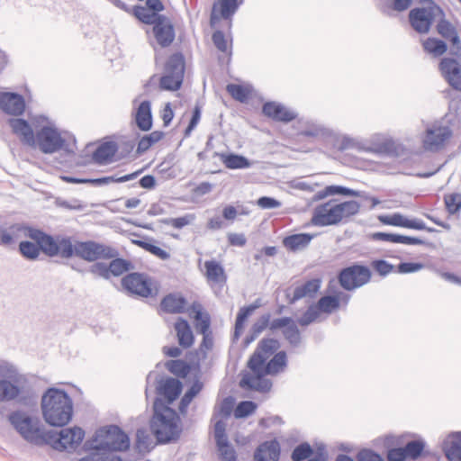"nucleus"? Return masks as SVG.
<instances>
[{
    "mask_svg": "<svg viewBox=\"0 0 461 461\" xmlns=\"http://www.w3.org/2000/svg\"><path fill=\"white\" fill-rule=\"evenodd\" d=\"M279 342L275 339H263L248 361L249 372L243 375L240 384L243 388L259 392H268L272 383L267 375H275L284 372L287 366V356L279 351L266 363L278 348Z\"/></svg>",
    "mask_w": 461,
    "mask_h": 461,
    "instance_id": "obj_1",
    "label": "nucleus"
},
{
    "mask_svg": "<svg viewBox=\"0 0 461 461\" xmlns=\"http://www.w3.org/2000/svg\"><path fill=\"white\" fill-rule=\"evenodd\" d=\"M360 207V203L356 200L329 199L313 208L310 224L326 227L347 222L359 212Z\"/></svg>",
    "mask_w": 461,
    "mask_h": 461,
    "instance_id": "obj_2",
    "label": "nucleus"
},
{
    "mask_svg": "<svg viewBox=\"0 0 461 461\" xmlns=\"http://www.w3.org/2000/svg\"><path fill=\"white\" fill-rule=\"evenodd\" d=\"M59 257L69 258L77 257L88 262L109 260L117 256V251L111 246L93 240L79 241L69 237L60 236Z\"/></svg>",
    "mask_w": 461,
    "mask_h": 461,
    "instance_id": "obj_3",
    "label": "nucleus"
},
{
    "mask_svg": "<svg viewBox=\"0 0 461 461\" xmlns=\"http://www.w3.org/2000/svg\"><path fill=\"white\" fill-rule=\"evenodd\" d=\"M19 230H31L30 233L35 236L19 237V240H21L19 244V251L23 258L35 260L39 258L41 252L49 257L59 256V242L60 236L52 237L41 230L24 225H21Z\"/></svg>",
    "mask_w": 461,
    "mask_h": 461,
    "instance_id": "obj_4",
    "label": "nucleus"
},
{
    "mask_svg": "<svg viewBox=\"0 0 461 461\" xmlns=\"http://www.w3.org/2000/svg\"><path fill=\"white\" fill-rule=\"evenodd\" d=\"M41 409L44 420L51 426H64L72 418L71 400L65 392L58 389L46 392L42 397Z\"/></svg>",
    "mask_w": 461,
    "mask_h": 461,
    "instance_id": "obj_5",
    "label": "nucleus"
},
{
    "mask_svg": "<svg viewBox=\"0 0 461 461\" xmlns=\"http://www.w3.org/2000/svg\"><path fill=\"white\" fill-rule=\"evenodd\" d=\"M134 16L145 24L152 25L151 33L158 46L169 47L176 39V29L173 21L166 15H155L142 5L133 8Z\"/></svg>",
    "mask_w": 461,
    "mask_h": 461,
    "instance_id": "obj_6",
    "label": "nucleus"
},
{
    "mask_svg": "<svg viewBox=\"0 0 461 461\" xmlns=\"http://www.w3.org/2000/svg\"><path fill=\"white\" fill-rule=\"evenodd\" d=\"M86 449L104 452L105 456H117L113 452L126 451L130 447V438L119 427L111 425L96 430L86 443Z\"/></svg>",
    "mask_w": 461,
    "mask_h": 461,
    "instance_id": "obj_7",
    "label": "nucleus"
},
{
    "mask_svg": "<svg viewBox=\"0 0 461 461\" xmlns=\"http://www.w3.org/2000/svg\"><path fill=\"white\" fill-rule=\"evenodd\" d=\"M122 286L130 294L154 298L159 293L158 283L146 274L130 273L122 278Z\"/></svg>",
    "mask_w": 461,
    "mask_h": 461,
    "instance_id": "obj_8",
    "label": "nucleus"
},
{
    "mask_svg": "<svg viewBox=\"0 0 461 461\" xmlns=\"http://www.w3.org/2000/svg\"><path fill=\"white\" fill-rule=\"evenodd\" d=\"M166 74L159 80V86L163 90L176 91L183 83L185 74V58L182 53L172 54L165 65Z\"/></svg>",
    "mask_w": 461,
    "mask_h": 461,
    "instance_id": "obj_9",
    "label": "nucleus"
},
{
    "mask_svg": "<svg viewBox=\"0 0 461 461\" xmlns=\"http://www.w3.org/2000/svg\"><path fill=\"white\" fill-rule=\"evenodd\" d=\"M85 431L79 427L61 429L59 432H46L44 444L57 450H75L83 441Z\"/></svg>",
    "mask_w": 461,
    "mask_h": 461,
    "instance_id": "obj_10",
    "label": "nucleus"
},
{
    "mask_svg": "<svg viewBox=\"0 0 461 461\" xmlns=\"http://www.w3.org/2000/svg\"><path fill=\"white\" fill-rule=\"evenodd\" d=\"M9 420L26 440L36 445L44 444L46 432L31 417L23 412L15 411L9 416Z\"/></svg>",
    "mask_w": 461,
    "mask_h": 461,
    "instance_id": "obj_11",
    "label": "nucleus"
},
{
    "mask_svg": "<svg viewBox=\"0 0 461 461\" xmlns=\"http://www.w3.org/2000/svg\"><path fill=\"white\" fill-rule=\"evenodd\" d=\"M166 411L168 413L165 416L156 413L151 421V429L160 443H167L175 439L178 435L177 420L176 412L167 408Z\"/></svg>",
    "mask_w": 461,
    "mask_h": 461,
    "instance_id": "obj_12",
    "label": "nucleus"
},
{
    "mask_svg": "<svg viewBox=\"0 0 461 461\" xmlns=\"http://www.w3.org/2000/svg\"><path fill=\"white\" fill-rule=\"evenodd\" d=\"M452 136L453 131L447 124L435 122L426 129L422 147L425 150L439 151L448 144Z\"/></svg>",
    "mask_w": 461,
    "mask_h": 461,
    "instance_id": "obj_13",
    "label": "nucleus"
},
{
    "mask_svg": "<svg viewBox=\"0 0 461 461\" xmlns=\"http://www.w3.org/2000/svg\"><path fill=\"white\" fill-rule=\"evenodd\" d=\"M36 147L42 153L51 154L63 149L66 140L58 129L52 126H43L36 133Z\"/></svg>",
    "mask_w": 461,
    "mask_h": 461,
    "instance_id": "obj_14",
    "label": "nucleus"
},
{
    "mask_svg": "<svg viewBox=\"0 0 461 461\" xmlns=\"http://www.w3.org/2000/svg\"><path fill=\"white\" fill-rule=\"evenodd\" d=\"M338 277L340 285L344 289L351 291L368 283L371 272L366 267L353 265L342 269Z\"/></svg>",
    "mask_w": 461,
    "mask_h": 461,
    "instance_id": "obj_15",
    "label": "nucleus"
},
{
    "mask_svg": "<svg viewBox=\"0 0 461 461\" xmlns=\"http://www.w3.org/2000/svg\"><path fill=\"white\" fill-rule=\"evenodd\" d=\"M442 10L437 6L414 8L409 14V20L412 28L419 33L429 32L435 17Z\"/></svg>",
    "mask_w": 461,
    "mask_h": 461,
    "instance_id": "obj_16",
    "label": "nucleus"
},
{
    "mask_svg": "<svg viewBox=\"0 0 461 461\" xmlns=\"http://www.w3.org/2000/svg\"><path fill=\"white\" fill-rule=\"evenodd\" d=\"M241 2L242 0H215L210 16L211 26L218 27L220 22L224 20L230 30L231 27V18Z\"/></svg>",
    "mask_w": 461,
    "mask_h": 461,
    "instance_id": "obj_17",
    "label": "nucleus"
},
{
    "mask_svg": "<svg viewBox=\"0 0 461 461\" xmlns=\"http://www.w3.org/2000/svg\"><path fill=\"white\" fill-rule=\"evenodd\" d=\"M189 316L197 322L196 327L203 335L200 349L203 352L212 349L213 346V339L209 331L210 319L208 315L203 312L202 305L197 303H193L189 308Z\"/></svg>",
    "mask_w": 461,
    "mask_h": 461,
    "instance_id": "obj_18",
    "label": "nucleus"
},
{
    "mask_svg": "<svg viewBox=\"0 0 461 461\" xmlns=\"http://www.w3.org/2000/svg\"><path fill=\"white\" fill-rule=\"evenodd\" d=\"M203 276L207 285L217 294L227 285L228 276L222 265L215 259L203 263Z\"/></svg>",
    "mask_w": 461,
    "mask_h": 461,
    "instance_id": "obj_19",
    "label": "nucleus"
},
{
    "mask_svg": "<svg viewBox=\"0 0 461 461\" xmlns=\"http://www.w3.org/2000/svg\"><path fill=\"white\" fill-rule=\"evenodd\" d=\"M425 444L422 440H412L402 447H393L387 452L388 461H414L423 454Z\"/></svg>",
    "mask_w": 461,
    "mask_h": 461,
    "instance_id": "obj_20",
    "label": "nucleus"
},
{
    "mask_svg": "<svg viewBox=\"0 0 461 461\" xmlns=\"http://www.w3.org/2000/svg\"><path fill=\"white\" fill-rule=\"evenodd\" d=\"M439 70L453 88L461 91V64L456 59H442L439 63Z\"/></svg>",
    "mask_w": 461,
    "mask_h": 461,
    "instance_id": "obj_21",
    "label": "nucleus"
},
{
    "mask_svg": "<svg viewBox=\"0 0 461 461\" xmlns=\"http://www.w3.org/2000/svg\"><path fill=\"white\" fill-rule=\"evenodd\" d=\"M0 109L10 115H22L25 111L24 98L16 93L0 92Z\"/></svg>",
    "mask_w": 461,
    "mask_h": 461,
    "instance_id": "obj_22",
    "label": "nucleus"
},
{
    "mask_svg": "<svg viewBox=\"0 0 461 461\" xmlns=\"http://www.w3.org/2000/svg\"><path fill=\"white\" fill-rule=\"evenodd\" d=\"M378 220L380 222H382L384 225H390V226H396V227H402L411 230H427L428 231H432L433 230L430 228H426L424 222L420 220H410L403 216L401 213H393L389 215H380L378 217Z\"/></svg>",
    "mask_w": 461,
    "mask_h": 461,
    "instance_id": "obj_23",
    "label": "nucleus"
},
{
    "mask_svg": "<svg viewBox=\"0 0 461 461\" xmlns=\"http://www.w3.org/2000/svg\"><path fill=\"white\" fill-rule=\"evenodd\" d=\"M8 124L22 143L32 148H36V135H34L32 127L30 123L20 118H13L8 121Z\"/></svg>",
    "mask_w": 461,
    "mask_h": 461,
    "instance_id": "obj_24",
    "label": "nucleus"
},
{
    "mask_svg": "<svg viewBox=\"0 0 461 461\" xmlns=\"http://www.w3.org/2000/svg\"><path fill=\"white\" fill-rule=\"evenodd\" d=\"M281 447L276 438L267 440L261 443L254 454L255 461H278L280 458Z\"/></svg>",
    "mask_w": 461,
    "mask_h": 461,
    "instance_id": "obj_25",
    "label": "nucleus"
},
{
    "mask_svg": "<svg viewBox=\"0 0 461 461\" xmlns=\"http://www.w3.org/2000/svg\"><path fill=\"white\" fill-rule=\"evenodd\" d=\"M437 32L444 39L450 41L453 47V54L461 55V41L456 28L448 21L441 19L437 24Z\"/></svg>",
    "mask_w": 461,
    "mask_h": 461,
    "instance_id": "obj_26",
    "label": "nucleus"
},
{
    "mask_svg": "<svg viewBox=\"0 0 461 461\" xmlns=\"http://www.w3.org/2000/svg\"><path fill=\"white\" fill-rule=\"evenodd\" d=\"M262 112L266 116L283 122H289L295 118L294 113L275 102L266 103L263 105Z\"/></svg>",
    "mask_w": 461,
    "mask_h": 461,
    "instance_id": "obj_27",
    "label": "nucleus"
},
{
    "mask_svg": "<svg viewBox=\"0 0 461 461\" xmlns=\"http://www.w3.org/2000/svg\"><path fill=\"white\" fill-rule=\"evenodd\" d=\"M350 296L345 293L339 292L334 295L322 296L317 303V308L324 313H331L339 308L340 304L347 305Z\"/></svg>",
    "mask_w": 461,
    "mask_h": 461,
    "instance_id": "obj_28",
    "label": "nucleus"
},
{
    "mask_svg": "<svg viewBox=\"0 0 461 461\" xmlns=\"http://www.w3.org/2000/svg\"><path fill=\"white\" fill-rule=\"evenodd\" d=\"M315 236L311 233L293 234L285 237L282 243L288 251L296 252L307 248Z\"/></svg>",
    "mask_w": 461,
    "mask_h": 461,
    "instance_id": "obj_29",
    "label": "nucleus"
},
{
    "mask_svg": "<svg viewBox=\"0 0 461 461\" xmlns=\"http://www.w3.org/2000/svg\"><path fill=\"white\" fill-rule=\"evenodd\" d=\"M159 307L166 313H181L186 307V301L178 294H169L163 297Z\"/></svg>",
    "mask_w": 461,
    "mask_h": 461,
    "instance_id": "obj_30",
    "label": "nucleus"
},
{
    "mask_svg": "<svg viewBox=\"0 0 461 461\" xmlns=\"http://www.w3.org/2000/svg\"><path fill=\"white\" fill-rule=\"evenodd\" d=\"M135 122L138 128L143 131H149L152 127V115L149 101H143L138 106L135 114Z\"/></svg>",
    "mask_w": 461,
    "mask_h": 461,
    "instance_id": "obj_31",
    "label": "nucleus"
},
{
    "mask_svg": "<svg viewBox=\"0 0 461 461\" xmlns=\"http://www.w3.org/2000/svg\"><path fill=\"white\" fill-rule=\"evenodd\" d=\"M177 340L183 348H190L194 341V334L187 321L179 318L174 325Z\"/></svg>",
    "mask_w": 461,
    "mask_h": 461,
    "instance_id": "obj_32",
    "label": "nucleus"
},
{
    "mask_svg": "<svg viewBox=\"0 0 461 461\" xmlns=\"http://www.w3.org/2000/svg\"><path fill=\"white\" fill-rule=\"evenodd\" d=\"M443 449L449 461H461V434L449 435L444 442Z\"/></svg>",
    "mask_w": 461,
    "mask_h": 461,
    "instance_id": "obj_33",
    "label": "nucleus"
},
{
    "mask_svg": "<svg viewBox=\"0 0 461 461\" xmlns=\"http://www.w3.org/2000/svg\"><path fill=\"white\" fill-rule=\"evenodd\" d=\"M372 239L374 240L385 241L391 243H401L406 245H420L423 243V241L419 238L385 232H375L372 234Z\"/></svg>",
    "mask_w": 461,
    "mask_h": 461,
    "instance_id": "obj_34",
    "label": "nucleus"
},
{
    "mask_svg": "<svg viewBox=\"0 0 461 461\" xmlns=\"http://www.w3.org/2000/svg\"><path fill=\"white\" fill-rule=\"evenodd\" d=\"M118 150L116 143L107 141L100 144L94 152L93 158L98 164L111 162Z\"/></svg>",
    "mask_w": 461,
    "mask_h": 461,
    "instance_id": "obj_35",
    "label": "nucleus"
},
{
    "mask_svg": "<svg viewBox=\"0 0 461 461\" xmlns=\"http://www.w3.org/2000/svg\"><path fill=\"white\" fill-rule=\"evenodd\" d=\"M20 227V224L12 225L8 229H3L0 227V244L9 245L14 241L19 240V237L22 236L34 237L30 233L31 230H19Z\"/></svg>",
    "mask_w": 461,
    "mask_h": 461,
    "instance_id": "obj_36",
    "label": "nucleus"
},
{
    "mask_svg": "<svg viewBox=\"0 0 461 461\" xmlns=\"http://www.w3.org/2000/svg\"><path fill=\"white\" fill-rule=\"evenodd\" d=\"M320 278H313L294 288L292 301H296L305 296L314 295L321 287Z\"/></svg>",
    "mask_w": 461,
    "mask_h": 461,
    "instance_id": "obj_37",
    "label": "nucleus"
},
{
    "mask_svg": "<svg viewBox=\"0 0 461 461\" xmlns=\"http://www.w3.org/2000/svg\"><path fill=\"white\" fill-rule=\"evenodd\" d=\"M336 194H341L346 196H352L356 194V192L352 189H349L345 186L340 185H327L323 189L318 191L312 197V200L321 201L329 196H333Z\"/></svg>",
    "mask_w": 461,
    "mask_h": 461,
    "instance_id": "obj_38",
    "label": "nucleus"
},
{
    "mask_svg": "<svg viewBox=\"0 0 461 461\" xmlns=\"http://www.w3.org/2000/svg\"><path fill=\"white\" fill-rule=\"evenodd\" d=\"M424 51L433 57L442 56L447 50L446 42L435 37H429L421 41Z\"/></svg>",
    "mask_w": 461,
    "mask_h": 461,
    "instance_id": "obj_39",
    "label": "nucleus"
},
{
    "mask_svg": "<svg viewBox=\"0 0 461 461\" xmlns=\"http://www.w3.org/2000/svg\"><path fill=\"white\" fill-rule=\"evenodd\" d=\"M182 392V384L176 379H167L161 386V393L169 403L178 398Z\"/></svg>",
    "mask_w": 461,
    "mask_h": 461,
    "instance_id": "obj_40",
    "label": "nucleus"
},
{
    "mask_svg": "<svg viewBox=\"0 0 461 461\" xmlns=\"http://www.w3.org/2000/svg\"><path fill=\"white\" fill-rule=\"evenodd\" d=\"M258 307V304H250L249 306H245L240 309L235 322L234 337L236 339H238L240 337L241 333L244 330L245 323L248 318L254 312V311Z\"/></svg>",
    "mask_w": 461,
    "mask_h": 461,
    "instance_id": "obj_41",
    "label": "nucleus"
},
{
    "mask_svg": "<svg viewBox=\"0 0 461 461\" xmlns=\"http://www.w3.org/2000/svg\"><path fill=\"white\" fill-rule=\"evenodd\" d=\"M220 158L224 166L230 169L247 168L249 167V162L243 156L236 154H221Z\"/></svg>",
    "mask_w": 461,
    "mask_h": 461,
    "instance_id": "obj_42",
    "label": "nucleus"
},
{
    "mask_svg": "<svg viewBox=\"0 0 461 461\" xmlns=\"http://www.w3.org/2000/svg\"><path fill=\"white\" fill-rule=\"evenodd\" d=\"M165 136L161 131H154L148 135L143 136L138 142L137 150L140 153L147 151L154 144L159 142Z\"/></svg>",
    "mask_w": 461,
    "mask_h": 461,
    "instance_id": "obj_43",
    "label": "nucleus"
},
{
    "mask_svg": "<svg viewBox=\"0 0 461 461\" xmlns=\"http://www.w3.org/2000/svg\"><path fill=\"white\" fill-rule=\"evenodd\" d=\"M140 248L144 249L145 251L152 254L156 258L161 260H167L170 258L171 255L169 251L157 246L156 244L145 240H137L135 241Z\"/></svg>",
    "mask_w": 461,
    "mask_h": 461,
    "instance_id": "obj_44",
    "label": "nucleus"
},
{
    "mask_svg": "<svg viewBox=\"0 0 461 461\" xmlns=\"http://www.w3.org/2000/svg\"><path fill=\"white\" fill-rule=\"evenodd\" d=\"M226 90L233 99L240 103L247 102L251 94V89L249 86L238 84H229Z\"/></svg>",
    "mask_w": 461,
    "mask_h": 461,
    "instance_id": "obj_45",
    "label": "nucleus"
},
{
    "mask_svg": "<svg viewBox=\"0 0 461 461\" xmlns=\"http://www.w3.org/2000/svg\"><path fill=\"white\" fill-rule=\"evenodd\" d=\"M166 367L171 374L182 378H185L191 370L190 365L181 359L167 361Z\"/></svg>",
    "mask_w": 461,
    "mask_h": 461,
    "instance_id": "obj_46",
    "label": "nucleus"
},
{
    "mask_svg": "<svg viewBox=\"0 0 461 461\" xmlns=\"http://www.w3.org/2000/svg\"><path fill=\"white\" fill-rule=\"evenodd\" d=\"M18 386L8 380H0V401L13 400L18 396Z\"/></svg>",
    "mask_w": 461,
    "mask_h": 461,
    "instance_id": "obj_47",
    "label": "nucleus"
},
{
    "mask_svg": "<svg viewBox=\"0 0 461 461\" xmlns=\"http://www.w3.org/2000/svg\"><path fill=\"white\" fill-rule=\"evenodd\" d=\"M212 41L216 48L225 53L229 58L231 55V40H229L222 32L216 31L212 34Z\"/></svg>",
    "mask_w": 461,
    "mask_h": 461,
    "instance_id": "obj_48",
    "label": "nucleus"
},
{
    "mask_svg": "<svg viewBox=\"0 0 461 461\" xmlns=\"http://www.w3.org/2000/svg\"><path fill=\"white\" fill-rule=\"evenodd\" d=\"M131 263L122 258H114L108 264L110 277L119 276L130 269Z\"/></svg>",
    "mask_w": 461,
    "mask_h": 461,
    "instance_id": "obj_49",
    "label": "nucleus"
},
{
    "mask_svg": "<svg viewBox=\"0 0 461 461\" xmlns=\"http://www.w3.org/2000/svg\"><path fill=\"white\" fill-rule=\"evenodd\" d=\"M444 203L450 214L458 212L461 209V194L458 193L445 194Z\"/></svg>",
    "mask_w": 461,
    "mask_h": 461,
    "instance_id": "obj_50",
    "label": "nucleus"
},
{
    "mask_svg": "<svg viewBox=\"0 0 461 461\" xmlns=\"http://www.w3.org/2000/svg\"><path fill=\"white\" fill-rule=\"evenodd\" d=\"M313 453L312 447L308 443L298 445L292 453L294 461H303L309 458Z\"/></svg>",
    "mask_w": 461,
    "mask_h": 461,
    "instance_id": "obj_51",
    "label": "nucleus"
},
{
    "mask_svg": "<svg viewBox=\"0 0 461 461\" xmlns=\"http://www.w3.org/2000/svg\"><path fill=\"white\" fill-rule=\"evenodd\" d=\"M257 409V404L250 401L240 402L234 410V416L238 419L245 418L252 414Z\"/></svg>",
    "mask_w": 461,
    "mask_h": 461,
    "instance_id": "obj_52",
    "label": "nucleus"
},
{
    "mask_svg": "<svg viewBox=\"0 0 461 461\" xmlns=\"http://www.w3.org/2000/svg\"><path fill=\"white\" fill-rule=\"evenodd\" d=\"M218 450L220 452L221 457L224 461H235L236 460V453L233 447L229 444L228 439L216 442Z\"/></svg>",
    "mask_w": 461,
    "mask_h": 461,
    "instance_id": "obj_53",
    "label": "nucleus"
},
{
    "mask_svg": "<svg viewBox=\"0 0 461 461\" xmlns=\"http://www.w3.org/2000/svg\"><path fill=\"white\" fill-rule=\"evenodd\" d=\"M89 455L80 458L78 461H122L119 456H105L104 452L96 449H88Z\"/></svg>",
    "mask_w": 461,
    "mask_h": 461,
    "instance_id": "obj_54",
    "label": "nucleus"
},
{
    "mask_svg": "<svg viewBox=\"0 0 461 461\" xmlns=\"http://www.w3.org/2000/svg\"><path fill=\"white\" fill-rule=\"evenodd\" d=\"M283 333L291 343H296L300 339V332L294 320L291 321V324L287 325Z\"/></svg>",
    "mask_w": 461,
    "mask_h": 461,
    "instance_id": "obj_55",
    "label": "nucleus"
},
{
    "mask_svg": "<svg viewBox=\"0 0 461 461\" xmlns=\"http://www.w3.org/2000/svg\"><path fill=\"white\" fill-rule=\"evenodd\" d=\"M357 461H384L383 457L370 449H363L357 455Z\"/></svg>",
    "mask_w": 461,
    "mask_h": 461,
    "instance_id": "obj_56",
    "label": "nucleus"
},
{
    "mask_svg": "<svg viewBox=\"0 0 461 461\" xmlns=\"http://www.w3.org/2000/svg\"><path fill=\"white\" fill-rule=\"evenodd\" d=\"M194 219V215H185L182 217L172 218L167 221V223L176 229H181L188 224Z\"/></svg>",
    "mask_w": 461,
    "mask_h": 461,
    "instance_id": "obj_57",
    "label": "nucleus"
},
{
    "mask_svg": "<svg viewBox=\"0 0 461 461\" xmlns=\"http://www.w3.org/2000/svg\"><path fill=\"white\" fill-rule=\"evenodd\" d=\"M423 268V264L415 262H404L398 265V272L402 274L417 272Z\"/></svg>",
    "mask_w": 461,
    "mask_h": 461,
    "instance_id": "obj_58",
    "label": "nucleus"
},
{
    "mask_svg": "<svg viewBox=\"0 0 461 461\" xmlns=\"http://www.w3.org/2000/svg\"><path fill=\"white\" fill-rule=\"evenodd\" d=\"M91 273L94 275H96L100 277H103L104 279L110 278L108 265L104 263H95L91 267L90 269Z\"/></svg>",
    "mask_w": 461,
    "mask_h": 461,
    "instance_id": "obj_59",
    "label": "nucleus"
},
{
    "mask_svg": "<svg viewBox=\"0 0 461 461\" xmlns=\"http://www.w3.org/2000/svg\"><path fill=\"white\" fill-rule=\"evenodd\" d=\"M257 204L262 209H273L277 208L281 205L280 202L272 197L267 196L260 197L257 201Z\"/></svg>",
    "mask_w": 461,
    "mask_h": 461,
    "instance_id": "obj_60",
    "label": "nucleus"
},
{
    "mask_svg": "<svg viewBox=\"0 0 461 461\" xmlns=\"http://www.w3.org/2000/svg\"><path fill=\"white\" fill-rule=\"evenodd\" d=\"M226 424L222 420H218L214 425V436L216 442L226 440L227 435H226Z\"/></svg>",
    "mask_w": 461,
    "mask_h": 461,
    "instance_id": "obj_61",
    "label": "nucleus"
},
{
    "mask_svg": "<svg viewBox=\"0 0 461 461\" xmlns=\"http://www.w3.org/2000/svg\"><path fill=\"white\" fill-rule=\"evenodd\" d=\"M201 119V109L198 105L194 108L192 118L185 130V135H189L190 132L196 127Z\"/></svg>",
    "mask_w": 461,
    "mask_h": 461,
    "instance_id": "obj_62",
    "label": "nucleus"
},
{
    "mask_svg": "<svg viewBox=\"0 0 461 461\" xmlns=\"http://www.w3.org/2000/svg\"><path fill=\"white\" fill-rule=\"evenodd\" d=\"M292 321H293V319H291L289 317L275 319L270 323V330H282L284 331V330H285L287 325L291 324Z\"/></svg>",
    "mask_w": 461,
    "mask_h": 461,
    "instance_id": "obj_63",
    "label": "nucleus"
},
{
    "mask_svg": "<svg viewBox=\"0 0 461 461\" xmlns=\"http://www.w3.org/2000/svg\"><path fill=\"white\" fill-rule=\"evenodd\" d=\"M174 118V111L171 104L167 103L161 111V119L164 126H168Z\"/></svg>",
    "mask_w": 461,
    "mask_h": 461,
    "instance_id": "obj_64",
    "label": "nucleus"
}]
</instances>
